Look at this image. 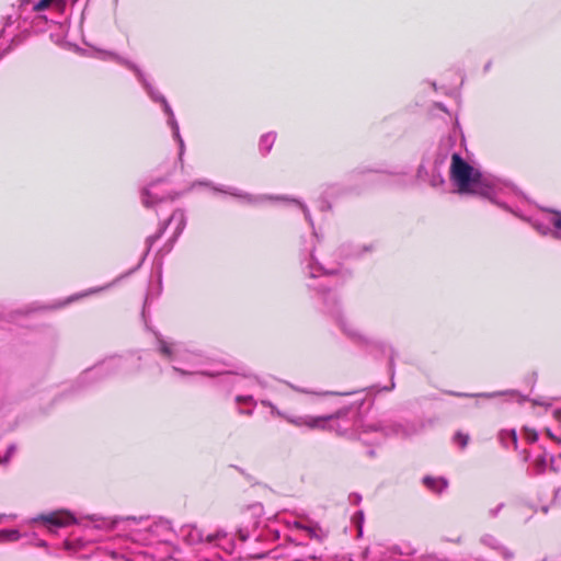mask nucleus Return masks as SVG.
<instances>
[{
	"label": "nucleus",
	"mask_w": 561,
	"mask_h": 561,
	"mask_svg": "<svg viewBox=\"0 0 561 561\" xmlns=\"http://www.w3.org/2000/svg\"><path fill=\"white\" fill-rule=\"evenodd\" d=\"M260 403L268 408L272 416L280 417L297 427L310 430H329L351 438H358L364 443H378L379 438L390 435H408L405 428L390 420L364 422L348 417V410L323 416L293 415L279 410L272 401L261 400Z\"/></svg>",
	"instance_id": "f257e3e1"
},
{
	"label": "nucleus",
	"mask_w": 561,
	"mask_h": 561,
	"mask_svg": "<svg viewBox=\"0 0 561 561\" xmlns=\"http://www.w3.org/2000/svg\"><path fill=\"white\" fill-rule=\"evenodd\" d=\"M450 181L460 194H478L508 209L506 205L497 201V194L502 190L500 181L482 174L465 161L459 153L451 156Z\"/></svg>",
	"instance_id": "f03ea898"
},
{
	"label": "nucleus",
	"mask_w": 561,
	"mask_h": 561,
	"mask_svg": "<svg viewBox=\"0 0 561 561\" xmlns=\"http://www.w3.org/2000/svg\"><path fill=\"white\" fill-rule=\"evenodd\" d=\"M159 352L169 360L175 373L181 376L215 374L204 368V356L201 353L188 350L183 343L169 342L158 337Z\"/></svg>",
	"instance_id": "7ed1b4c3"
},
{
	"label": "nucleus",
	"mask_w": 561,
	"mask_h": 561,
	"mask_svg": "<svg viewBox=\"0 0 561 561\" xmlns=\"http://www.w3.org/2000/svg\"><path fill=\"white\" fill-rule=\"evenodd\" d=\"M111 57H114L119 64L124 65L128 69H130L135 76L137 77L138 81L141 83L148 95L153 102L160 103L163 107V112L168 115V125L171 127L174 139L179 142L180 147V157L184 153L185 145L184 141L180 135V128L179 124L175 119L174 113L169 105L167 99L159 93L153 85L147 80L145 73L141 71V69L134 62L123 59L121 57H116L113 54H110Z\"/></svg>",
	"instance_id": "20e7f679"
},
{
	"label": "nucleus",
	"mask_w": 561,
	"mask_h": 561,
	"mask_svg": "<svg viewBox=\"0 0 561 561\" xmlns=\"http://www.w3.org/2000/svg\"><path fill=\"white\" fill-rule=\"evenodd\" d=\"M138 524L129 527L128 537L136 542L151 545L154 542H165L173 537V530L170 522L160 519L148 524L145 518H137Z\"/></svg>",
	"instance_id": "39448f33"
},
{
	"label": "nucleus",
	"mask_w": 561,
	"mask_h": 561,
	"mask_svg": "<svg viewBox=\"0 0 561 561\" xmlns=\"http://www.w3.org/2000/svg\"><path fill=\"white\" fill-rule=\"evenodd\" d=\"M288 533L286 538L296 545H306L307 540L321 541L325 534L314 522L306 517L284 518Z\"/></svg>",
	"instance_id": "423d86ee"
},
{
	"label": "nucleus",
	"mask_w": 561,
	"mask_h": 561,
	"mask_svg": "<svg viewBox=\"0 0 561 561\" xmlns=\"http://www.w3.org/2000/svg\"><path fill=\"white\" fill-rule=\"evenodd\" d=\"M324 304L327 305L328 312L348 339L359 344H370V340L360 331V329L351 319L344 316L334 293H329L324 297Z\"/></svg>",
	"instance_id": "0eeeda50"
},
{
	"label": "nucleus",
	"mask_w": 561,
	"mask_h": 561,
	"mask_svg": "<svg viewBox=\"0 0 561 561\" xmlns=\"http://www.w3.org/2000/svg\"><path fill=\"white\" fill-rule=\"evenodd\" d=\"M131 368L128 365V359L122 356H111L95 366L87 369L81 375L82 380H96L103 377L129 373Z\"/></svg>",
	"instance_id": "6e6552de"
},
{
	"label": "nucleus",
	"mask_w": 561,
	"mask_h": 561,
	"mask_svg": "<svg viewBox=\"0 0 561 561\" xmlns=\"http://www.w3.org/2000/svg\"><path fill=\"white\" fill-rule=\"evenodd\" d=\"M88 518L92 522L93 528L100 530H114L117 529L122 534L128 536L129 527L138 524L137 518L134 516L127 517H103L99 515H91Z\"/></svg>",
	"instance_id": "1a4fd4ad"
},
{
	"label": "nucleus",
	"mask_w": 561,
	"mask_h": 561,
	"mask_svg": "<svg viewBox=\"0 0 561 561\" xmlns=\"http://www.w3.org/2000/svg\"><path fill=\"white\" fill-rule=\"evenodd\" d=\"M32 523L43 524L50 533H55L57 528L78 524L77 518L68 511H57L48 514H41L30 520Z\"/></svg>",
	"instance_id": "9d476101"
},
{
	"label": "nucleus",
	"mask_w": 561,
	"mask_h": 561,
	"mask_svg": "<svg viewBox=\"0 0 561 561\" xmlns=\"http://www.w3.org/2000/svg\"><path fill=\"white\" fill-rule=\"evenodd\" d=\"M196 185H203V186H208L210 187L213 191L215 192H218V193H224V194H228V195H231L233 197H237L241 201H243L244 203H248V204H259V203H262L263 201L265 199H272L273 197L272 196H255V195H251L249 193H245V192H242L241 190L239 188H236V187H231V186H222V185H215L214 183L209 182V181H198V182H194L191 186V190L194 188ZM275 199H285L284 197H274Z\"/></svg>",
	"instance_id": "9b49d317"
},
{
	"label": "nucleus",
	"mask_w": 561,
	"mask_h": 561,
	"mask_svg": "<svg viewBox=\"0 0 561 561\" xmlns=\"http://www.w3.org/2000/svg\"><path fill=\"white\" fill-rule=\"evenodd\" d=\"M185 226H186L185 213L182 209L174 210L172 213L171 217L169 218L168 222L159 229V232L154 236H150L147 238V240H146L147 252L150 251L153 243L161 237V234L167 229V227L174 228L172 239H173V241H175L179 238V236L182 233V231L184 230Z\"/></svg>",
	"instance_id": "f8f14e48"
},
{
	"label": "nucleus",
	"mask_w": 561,
	"mask_h": 561,
	"mask_svg": "<svg viewBox=\"0 0 561 561\" xmlns=\"http://www.w3.org/2000/svg\"><path fill=\"white\" fill-rule=\"evenodd\" d=\"M305 270L311 278H317L322 275H330L337 272V267H327L317 261L313 252L305 261Z\"/></svg>",
	"instance_id": "ddd939ff"
},
{
	"label": "nucleus",
	"mask_w": 561,
	"mask_h": 561,
	"mask_svg": "<svg viewBox=\"0 0 561 561\" xmlns=\"http://www.w3.org/2000/svg\"><path fill=\"white\" fill-rule=\"evenodd\" d=\"M206 543L218 547L227 553H232L234 550L233 540L225 531L221 530H218L215 534L206 535Z\"/></svg>",
	"instance_id": "4468645a"
},
{
	"label": "nucleus",
	"mask_w": 561,
	"mask_h": 561,
	"mask_svg": "<svg viewBox=\"0 0 561 561\" xmlns=\"http://www.w3.org/2000/svg\"><path fill=\"white\" fill-rule=\"evenodd\" d=\"M181 531L184 540L190 545L206 542V536L196 526L186 525Z\"/></svg>",
	"instance_id": "2eb2a0df"
},
{
	"label": "nucleus",
	"mask_w": 561,
	"mask_h": 561,
	"mask_svg": "<svg viewBox=\"0 0 561 561\" xmlns=\"http://www.w3.org/2000/svg\"><path fill=\"white\" fill-rule=\"evenodd\" d=\"M141 201L144 206L151 207L157 203L162 202L163 197L159 196L158 187L156 184H153L144 190V192L141 193Z\"/></svg>",
	"instance_id": "dca6fc26"
},
{
	"label": "nucleus",
	"mask_w": 561,
	"mask_h": 561,
	"mask_svg": "<svg viewBox=\"0 0 561 561\" xmlns=\"http://www.w3.org/2000/svg\"><path fill=\"white\" fill-rule=\"evenodd\" d=\"M275 140H276V133H274V131H268L261 136L260 141H259V150L263 157L267 156L271 152Z\"/></svg>",
	"instance_id": "f3484780"
},
{
	"label": "nucleus",
	"mask_w": 561,
	"mask_h": 561,
	"mask_svg": "<svg viewBox=\"0 0 561 561\" xmlns=\"http://www.w3.org/2000/svg\"><path fill=\"white\" fill-rule=\"evenodd\" d=\"M370 247H359L353 244H343L340 248L342 257H358L362 256L364 252L369 251Z\"/></svg>",
	"instance_id": "a211bd4d"
},
{
	"label": "nucleus",
	"mask_w": 561,
	"mask_h": 561,
	"mask_svg": "<svg viewBox=\"0 0 561 561\" xmlns=\"http://www.w3.org/2000/svg\"><path fill=\"white\" fill-rule=\"evenodd\" d=\"M285 385L287 387H289L291 390L296 391V392H299V393H306V394H313V396H318V397H323V396H329V394H336V396H348V394H352L353 392H330V391H316V390H312V389H309V388H304V387H299V386H296L291 382H285Z\"/></svg>",
	"instance_id": "6ab92c4d"
},
{
	"label": "nucleus",
	"mask_w": 561,
	"mask_h": 561,
	"mask_svg": "<svg viewBox=\"0 0 561 561\" xmlns=\"http://www.w3.org/2000/svg\"><path fill=\"white\" fill-rule=\"evenodd\" d=\"M423 483L435 493H442L447 488V481L444 478L424 477Z\"/></svg>",
	"instance_id": "aec40b11"
},
{
	"label": "nucleus",
	"mask_w": 561,
	"mask_h": 561,
	"mask_svg": "<svg viewBox=\"0 0 561 561\" xmlns=\"http://www.w3.org/2000/svg\"><path fill=\"white\" fill-rule=\"evenodd\" d=\"M500 439L502 442V444L508 448L511 446H513L514 448L517 447V435L515 433V431H502L500 433Z\"/></svg>",
	"instance_id": "412c9836"
},
{
	"label": "nucleus",
	"mask_w": 561,
	"mask_h": 561,
	"mask_svg": "<svg viewBox=\"0 0 561 561\" xmlns=\"http://www.w3.org/2000/svg\"><path fill=\"white\" fill-rule=\"evenodd\" d=\"M21 537L20 533L15 529H2L0 530V541H16Z\"/></svg>",
	"instance_id": "4be33fe9"
},
{
	"label": "nucleus",
	"mask_w": 561,
	"mask_h": 561,
	"mask_svg": "<svg viewBox=\"0 0 561 561\" xmlns=\"http://www.w3.org/2000/svg\"><path fill=\"white\" fill-rule=\"evenodd\" d=\"M55 2L59 3V2H62V0H39L38 2H36L32 5V10L35 12H39V11L47 9L50 4H53Z\"/></svg>",
	"instance_id": "5701e85b"
},
{
	"label": "nucleus",
	"mask_w": 561,
	"mask_h": 561,
	"mask_svg": "<svg viewBox=\"0 0 561 561\" xmlns=\"http://www.w3.org/2000/svg\"><path fill=\"white\" fill-rule=\"evenodd\" d=\"M111 286V284L106 285V286H103V287H95V288H91L89 289L88 291H84V293H81L79 295H76L71 298L68 299V302L72 301V300H76L78 298H82V297H87L89 295H92V294H96V293H100L106 288H108Z\"/></svg>",
	"instance_id": "b1692460"
},
{
	"label": "nucleus",
	"mask_w": 561,
	"mask_h": 561,
	"mask_svg": "<svg viewBox=\"0 0 561 561\" xmlns=\"http://www.w3.org/2000/svg\"><path fill=\"white\" fill-rule=\"evenodd\" d=\"M502 394H504V392H482V393H477V394L455 393V396H458V397H479V398H486V399H492V398H495V397H499Z\"/></svg>",
	"instance_id": "393cba45"
},
{
	"label": "nucleus",
	"mask_w": 561,
	"mask_h": 561,
	"mask_svg": "<svg viewBox=\"0 0 561 561\" xmlns=\"http://www.w3.org/2000/svg\"><path fill=\"white\" fill-rule=\"evenodd\" d=\"M236 403L238 405H251V407H254L256 405V401L254 400V398L252 396H237L236 397Z\"/></svg>",
	"instance_id": "a878e982"
},
{
	"label": "nucleus",
	"mask_w": 561,
	"mask_h": 561,
	"mask_svg": "<svg viewBox=\"0 0 561 561\" xmlns=\"http://www.w3.org/2000/svg\"><path fill=\"white\" fill-rule=\"evenodd\" d=\"M64 545L67 550H78L84 546V541L82 539H67Z\"/></svg>",
	"instance_id": "bb28decb"
},
{
	"label": "nucleus",
	"mask_w": 561,
	"mask_h": 561,
	"mask_svg": "<svg viewBox=\"0 0 561 561\" xmlns=\"http://www.w3.org/2000/svg\"><path fill=\"white\" fill-rule=\"evenodd\" d=\"M380 347L382 348L383 352L388 351L389 352V366H390V369L393 370V367H394V357H396V351L394 348L391 346V345H388L386 343H381L380 344Z\"/></svg>",
	"instance_id": "cd10ccee"
},
{
	"label": "nucleus",
	"mask_w": 561,
	"mask_h": 561,
	"mask_svg": "<svg viewBox=\"0 0 561 561\" xmlns=\"http://www.w3.org/2000/svg\"><path fill=\"white\" fill-rule=\"evenodd\" d=\"M481 541H482L483 545L489 546V547H491L493 549H501L496 538L491 536V535L483 536L481 538Z\"/></svg>",
	"instance_id": "c85d7f7f"
},
{
	"label": "nucleus",
	"mask_w": 561,
	"mask_h": 561,
	"mask_svg": "<svg viewBox=\"0 0 561 561\" xmlns=\"http://www.w3.org/2000/svg\"><path fill=\"white\" fill-rule=\"evenodd\" d=\"M455 443H457L461 448H465L469 442V436L461 432H457L454 436Z\"/></svg>",
	"instance_id": "c756f323"
},
{
	"label": "nucleus",
	"mask_w": 561,
	"mask_h": 561,
	"mask_svg": "<svg viewBox=\"0 0 561 561\" xmlns=\"http://www.w3.org/2000/svg\"><path fill=\"white\" fill-rule=\"evenodd\" d=\"M445 182L444 178L438 173V174H432L431 179H430V184L433 186V187H438L440 185H443Z\"/></svg>",
	"instance_id": "7c9ffc66"
},
{
	"label": "nucleus",
	"mask_w": 561,
	"mask_h": 561,
	"mask_svg": "<svg viewBox=\"0 0 561 561\" xmlns=\"http://www.w3.org/2000/svg\"><path fill=\"white\" fill-rule=\"evenodd\" d=\"M354 522L356 523L357 525V529H358V535L360 536L362 535V523L364 520V514L363 512H357L354 517H353Z\"/></svg>",
	"instance_id": "2f4dec72"
},
{
	"label": "nucleus",
	"mask_w": 561,
	"mask_h": 561,
	"mask_svg": "<svg viewBox=\"0 0 561 561\" xmlns=\"http://www.w3.org/2000/svg\"><path fill=\"white\" fill-rule=\"evenodd\" d=\"M291 202L295 203L298 207H300L302 209L306 219L310 222V225H312V219H311V216H310V213H309L307 206L299 201L293 199Z\"/></svg>",
	"instance_id": "473e14b6"
},
{
	"label": "nucleus",
	"mask_w": 561,
	"mask_h": 561,
	"mask_svg": "<svg viewBox=\"0 0 561 561\" xmlns=\"http://www.w3.org/2000/svg\"><path fill=\"white\" fill-rule=\"evenodd\" d=\"M16 450V446L15 445H10L7 449V454L5 456L3 457V459H1V462L5 463L10 460V458L14 455Z\"/></svg>",
	"instance_id": "72a5a7b5"
},
{
	"label": "nucleus",
	"mask_w": 561,
	"mask_h": 561,
	"mask_svg": "<svg viewBox=\"0 0 561 561\" xmlns=\"http://www.w3.org/2000/svg\"><path fill=\"white\" fill-rule=\"evenodd\" d=\"M416 176L419 180L421 181H426V176H427V171L424 167V164H421L419 168H417V171H416Z\"/></svg>",
	"instance_id": "f704fd0d"
},
{
	"label": "nucleus",
	"mask_w": 561,
	"mask_h": 561,
	"mask_svg": "<svg viewBox=\"0 0 561 561\" xmlns=\"http://www.w3.org/2000/svg\"><path fill=\"white\" fill-rule=\"evenodd\" d=\"M238 537H239L240 541H245L250 537V534L248 530L240 528L238 530Z\"/></svg>",
	"instance_id": "c9c22d12"
},
{
	"label": "nucleus",
	"mask_w": 561,
	"mask_h": 561,
	"mask_svg": "<svg viewBox=\"0 0 561 561\" xmlns=\"http://www.w3.org/2000/svg\"><path fill=\"white\" fill-rule=\"evenodd\" d=\"M552 225L554 228L561 230V211L558 213V216L552 220Z\"/></svg>",
	"instance_id": "e433bc0d"
},
{
	"label": "nucleus",
	"mask_w": 561,
	"mask_h": 561,
	"mask_svg": "<svg viewBox=\"0 0 561 561\" xmlns=\"http://www.w3.org/2000/svg\"><path fill=\"white\" fill-rule=\"evenodd\" d=\"M503 506H504V504L501 503L495 508L490 510V515L493 517L496 516L499 514V512L503 508Z\"/></svg>",
	"instance_id": "4c0bfd02"
},
{
	"label": "nucleus",
	"mask_w": 561,
	"mask_h": 561,
	"mask_svg": "<svg viewBox=\"0 0 561 561\" xmlns=\"http://www.w3.org/2000/svg\"><path fill=\"white\" fill-rule=\"evenodd\" d=\"M350 499H351L352 503L358 504L362 500V496L359 494H353V495H351Z\"/></svg>",
	"instance_id": "58836bf2"
},
{
	"label": "nucleus",
	"mask_w": 561,
	"mask_h": 561,
	"mask_svg": "<svg viewBox=\"0 0 561 561\" xmlns=\"http://www.w3.org/2000/svg\"><path fill=\"white\" fill-rule=\"evenodd\" d=\"M239 413H241V414H245V415H249V416H250V415H252V414H253V409H248V410H245V409L239 408Z\"/></svg>",
	"instance_id": "ea45409f"
},
{
	"label": "nucleus",
	"mask_w": 561,
	"mask_h": 561,
	"mask_svg": "<svg viewBox=\"0 0 561 561\" xmlns=\"http://www.w3.org/2000/svg\"><path fill=\"white\" fill-rule=\"evenodd\" d=\"M554 417L557 421L561 422V410H556L554 411Z\"/></svg>",
	"instance_id": "a19ab883"
},
{
	"label": "nucleus",
	"mask_w": 561,
	"mask_h": 561,
	"mask_svg": "<svg viewBox=\"0 0 561 561\" xmlns=\"http://www.w3.org/2000/svg\"><path fill=\"white\" fill-rule=\"evenodd\" d=\"M503 556L506 558V559H510L512 557V553H510L508 551H506L505 549H503Z\"/></svg>",
	"instance_id": "79ce46f5"
},
{
	"label": "nucleus",
	"mask_w": 561,
	"mask_h": 561,
	"mask_svg": "<svg viewBox=\"0 0 561 561\" xmlns=\"http://www.w3.org/2000/svg\"><path fill=\"white\" fill-rule=\"evenodd\" d=\"M4 518H7V515L0 514V524L3 522Z\"/></svg>",
	"instance_id": "37998d69"
},
{
	"label": "nucleus",
	"mask_w": 561,
	"mask_h": 561,
	"mask_svg": "<svg viewBox=\"0 0 561 561\" xmlns=\"http://www.w3.org/2000/svg\"><path fill=\"white\" fill-rule=\"evenodd\" d=\"M39 546H41V547H45V546H46V542H45V541H41V542H39Z\"/></svg>",
	"instance_id": "c03bdc74"
}]
</instances>
